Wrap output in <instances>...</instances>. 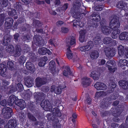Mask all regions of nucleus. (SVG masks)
Returning a JSON list of instances; mask_svg holds the SVG:
<instances>
[{
    "instance_id": "obj_1",
    "label": "nucleus",
    "mask_w": 128,
    "mask_h": 128,
    "mask_svg": "<svg viewBox=\"0 0 128 128\" xmlns=\"http://www.w3.org/2000/svg\"><path fill=\"white\" fill-rule=\"evenodd\" d=\"M109 26L113 31L111 35L112 37L114 39H116L120 33V30L118 29L120 26L118 20L117 18H114L110 21Z\"/></svg>"
},
{
    "instance_id": "obj_2",
    "label": "nucleus",
    "mask_w": 128,
    "mask_h": 128,
    "mask_svg": "<svg viewBox=\"0 0 128 128\" xmlns=\"http://www.w3.org/2000/svg\"><path fill=\"white\" fill-rule=\"evenodd\" d=\"M116 86V84L114 82H112L110 86V88L106 92L99 91L96 92L95 94V97L97 98L106 96L108 94L113 92L114 88Z\"/></svg>"
},
{
    "instance_id": "obj_3",
    "label": "nucleus",
    "mask_w": 128,
    "mask_h": 128,
    "mask_svg": "<svg viewBox=\"0 0 128 128\" xmlns=\"http://www.w3.org/2000/svg\"><path fill=\"white\" fill-rule=\"evenodd\" d=\"M61 115V113L60 110L57 108H55L53 109L52 112L48 113L47 114L46 116L48 120L52 121V120H54V119L56 116L60 117Z\"/></svg>"
},
{
    "instance_id": "obj_4",
    "label": "nucleus",
    "mask_w": 128,
    "mask_h": 128,
    "mask_svg": "<svg viewBox=\"0 0 128 128\" xmlns=\"http://www.w3.org/2000/svg\"><path fill=\"white\" fill-rule=\"evenodd\" d=\"M122 112V110L121 108L117 107L113 108L112 110V113L113 116H114L112 118L114 121L118 122L119 121V119L118 117L120 115Z\"/></svg>"
},
{
    "instance_id": "obj_5",
    "label": "nucleus",
    "mask_w": 128,
    "mask_h": 128,
    "mask_svg": "<svg viewBox=\"0 0 128 128\" xmlns=\"http://www.w3.org/2000/svg\"><path fill=\"white\" fill-rule=\"evenodd\" d=\"M12 110L10 108L6 107L2 108V114L4 118H9L12 116Z\"/></svg>"
},
{
    "instance_id": "obj_6",
    "label": "nucleus",
    "mask_w": 128,
    "mask_h": 128,
    "mask_svg": "<svg viewBox=\"0 0 128 128\" xmlns=\"http://www.w3.org/2000/svg\"><path fill=\"white\" fill-rule=\"evenodd\" d=\"M7 66L6 64H4L2 63L0 64V75L5 77V78H6V79H10L11 78L10 76L9 77H7Z\"/></svg>"
},
{
    "instance_id": "obj_7",
    "label": "nucleus",
    "mask_w": 128,
    "mask_h": 128,
    "mask_svg": "<svg viewBox=\"0 0 128 128\" xmlns=\"http://www.w3.org/2000/svg\"><path fill=\"white\" fill-rule=\"evenodd\" d=\"M116 65L115 62L114 60H108L106 64V67L110 73L114 72L116 70Z\"/></svg>"
},
{
    "instance_id": "obj_8",
    "label": "nucleus",
    "mask_w": 128,
    "mask_h": 128,
    "mask_svg": "<svg viewBox=\"0 0 128 128\" xmlns=\"http://www.w3.org/2000/svg\"><path fill=\"white\" fill-rule=\"evenodd\" d=\"M118 54L120 56H122L124 54L127 58H128V48H124V47L122 45H120L118 48Z\"/></svg>"
},
{
    "instance_id": "obj_9",
    "label": "nucleus",
    "mask_w": 128,
    "mask_h": 128,
    "mask_svg": "<svg viewBox=\"0 0 128 128\" xmlns=\"http://www.w3.org/2000/svg\"><path fill=\"white\" fill-rule=\"evenodd\" d=\"M34 39L35 41L36 44L38 46H43L44 44V40L42 36L39 35L34 36Z\"/></svg>"
},
{
    "instance_id": "obj_10",
    "label": "nucleus",
    "mask_w": 128,
    "mask_h": 128,
    "mask_svg": "<svg viewBox=\"0 0 128 128\" xmlns=\"http://www.w3.org/2000/svg\"><path fill=\"white\" fill-rule=\"evenodd\" d=\"M34 98L37 102H40L44 100L45 94L42 92H35L34 94Z\"/></svg>"
},
{
    "instance_id": "obj_11",
    "label": "nucleus",
    "mask_w": 128,
    "mask_h": 128,
    "mask_svg": "<svg viewBox=\"0 0 128 128\" xmlns=\"http://www.w3.org/2000/svg\"><path fill=\"white\" fill-rule=\"evenodd\" d=\"M108 98H104L101 102L100 106L102 108L105 109L108 107L110 104V101Z\"/></svg>"
},
{
    "instance_id": "obj_12",
    "label": "nucleus",
    "mask_w": 128,
    "mask_h": 128,
    "mask_svg": "<svg viewBox=\"0 0 128 128\" xmlns=\"http://www.w3.org/2000/svg\"><path fill=\"white\" fill-rule=\"evenodd\" d=\"M35 85L37 88H39L46 84V80L43 78L38 77L35 79Z\"/></svg>"
},
{
    "instance_id": "obj_13",
    "label": "nucleus",
    "mask_w": 128,
    "mask_h": 128,
    "mask_svg": "<svg viewBox=\"0 0 128 128\" xmlns=\"http://www.w3.org/2000/svg\"><path fill=\"white\" fill-rule=\"evenodd\" d=\"M40 105L43 108H46L48 110H52V106L50 102L48 100H46L43 102H42Z\"/></svg>"
},
{
    "instance_id": "obj_14",
    "label": "nucleus",
    "mask_w": 128,
    "mask_h": 128,
    "mask_svg": "<svg viewBox=\"0 0 128 128\" xmlns=\"http://www.w3.org/2000/svg\"><path fill=\"white\" fill-rule=\"evenodd\" d=\"M94 87L98 90H104L106 88V86L104 83L98 82L95 84Z\"/></svg>"
},
{
    "instance_id": "obj_15",
    "label": "nucleus",
    "mask_w": 128,
    "mask_h": 128,
    "mask_svg": "<svg viewBox=\"0 0 128 128\" xmlns=\"http://www.w3.org/2000/svg\"><path fill=\"white\" fill-rule=\"evenodd\" d=\"M18 98V97L14 95H11L8 100V106H12L14 104Z\"/></svg>"
},
{
    "instance_id": "obj_16",
    "label": "nucleus",
    "mask_w": 128,
    "mask_h": 128,
    "mask_svg": "<svg viewBox=\"0 0 128 128\" xmlns=\"http://www.w3.org/2000/svg\"><path fill=\"white\" fill-rule=\"evenodd\" d=\"M14 22L13 19L11 18H7L6 19V22L4 24L5 28L8 29L12 26Z\"/></svg>"
},
{
    "instance_id": "obj_17",
    "label": "nucleus",
    "mask_w": 128,
    "mask_h": 128,
    "mask_svg": "<svg viewBox=\"0 0 128 128\" xmlns=\"http://www.w3.org/2000/svg\"><path fill=\"white\" fill-rule=\"evenodd\" d=\"M90 80V78L86 77H84L82 78V84L83 87H86L90 85L91 82Z\"/></svg>"
},
{
    "instance_id": "obj_18",
    "label": "nucleus",
    "mask_w": 128,
    "mask_h": 128,
    "mask_svg": "<svg viewBox=\"0 0 128 128\" xmlns=\"http://www.w3.org/2000/svg\"><path fill=\"white\" fill-rule=\"evenodd\" d=\"M38 53L41 55H44L47 54L48 55H50L52 53L48 49L45 47H42L39 48L38 50Z\"/></svg>"
},
{
    "instance_id": "obj_19",
    "label": "nucleus",
    "mask_w": 128,
    "mask_h": 128,
    "mask_svg": "<svg viewBox=\"0 0 128 128\" xmlns=\"http://www.w3.org/2000/svg\"><path fill=\"white\" fill-rule=\"evenodd\" d=\"M16 126V120L12 119L9 120L8 123L5 126V128H15Z\"/></svg>"
},
{
    "instance_id": "obj_20",
    "label": "nucleus",
    "mask_w": 128,
    "mask_h": 128,
    "mask_svg": "<svg viewBox=\"0 0 128 128\" xmlns=\"http://www.w3.org/2000/svg\"><path fill=\"white\" fill-rule=\"evenodd\" d=\"M115 50L114 48H110L109 49L105 51L106 56L109 58L113 57L115 54Z\"/></svg>"
},
{
    "instance_id": "obj_21",
    "label": "nucleus",
    "mask_w": 128,
    "mask_h": 128,
    "mask_svg": "<svg viewBox=\"0 0 128 128\" xmlns=\"http://www.w3.org/2000/svg\"><path fill=\"white\" fill-rule=\"evenodd\" d=\"M24 110H22L19 114V122L20 124H23L26 120V113L24 112Z\"/></svg>"
},
{
    "instance_id": "obj_22",
    "label": "nucleus",
    "mask_w": 128,
    "mask_h": 128,
    "mask_svg": "<svg viewBox=\"0 0 128 128\" xmlns=\"http://www.w3.org/2000/svg\"><path fill=\"white\" fill-rule=\"evenodd\" d=\"M11 38L10 36L8 34L5 35L3 39L2 40V44L4 46H8L10 43Z\"/></svg>"
},
{
    "instance_id": "obj_23",
    "label": "nucleus",
    "mask_w": 128,
    "mask_h": 128,
    "mask_svg": "<svg viewBox=\"0 0 128 128\" xmlns=\"http://www.w3.org/2000/svg\"><path fill=\"white\" fill-rule=\"evenodd\" d=\"M14 104L20 107L22 110H23L25 107V101L22 99H19L18 98Z\"/></svg>"
},
{
    "instance_id": "obj_24",
    "label": "nucleus",
    "mask_w": 128,
    "mask_h": 128,
    "mask_svg": "<svg viewBox=\"0 0 128 128\" xmlns=\"http://www.w3.org/2000/svg\"><path fill=\"white\" fill-rule=\"evenodd\" d=\"M49 68L50 70V72L54 75L55 74L56 71V63L53 60L50 61L49 63Z\"/></svg>"
},
{
    "instance_id": "obj_25",
    "label": "nucleus",
    "mask_w": 128,
    "mask_h": 128,
    "mask_svg": "<svg viewBox=\"0 0 128 128\" xmlns=\"http://www.w3.org/2000/svg\"><path fill=\"white\" fill-rule=\"evenodd\" d=\"M95 19L93 18L92 19V21L91 24V26L93 27L96 28L98 26L97 22H98L100 19V15H98L97 16Z\"/></svg>"
},
{
    "instance_id": "obj_26",
    "label": "nucleus",
    "mask_w": 128,
    "mask_h": 128,
    "mask_svg": "<svg viewBox=\"0 0 128 128\" xmlns=\"http://www.w3.org/2000/svg\"><path fill=\"white\" fill-rule=\"evenodd\" d=\"M26 66L27 69L32 72H34L35 70L34 65L29 60L26 62Z\"/></svg>"
},
{
    "instance_id": "obj_27",
    "label": "nucleus",
    "mask_w": 128,
    "mask_h": 128,
    "mask_svg": "<svg viewBox=\"0 0 128 128\" xmlns=\"http://www.w3.org/2000/svg\"><path fill=\"white\" fill-rule=\"evenodd\" d=\"M126 4L123 1L121 0L118 2L116 4V7L121 10H124L126 9Z\"/></svg>"
},
{
    "instance_id": "obj_28",
    "label": "nucleus",
    "mask_w": 128,
    "mask_h": 128,
    "mask_svg": "<svg viewBox=\"0 0 128 128\" xmlns=\"http://www.w3.org/2000/svg\"><path fill=\"white\" fill-rule=\"evenodd\" d=\"M76 7H73L71 8L70 11V13L72 17L76 19L78 18L79 15L78 13V12H76Z\"/></svg>"
},
{
    "instance_id": "obj_29",
    "label": "nucleus",
    "mask_w": 128,
    "mask_h": 128,
    "mask_svg": "<svg viewBox=\"0 0 128 128\" xmlns=\"http://www.w3.org/2000/svg\"><path fill=\"white\" fill-rule=\"evenodd\" d=\"M119 84L124 89H128V82L124 80H120L119 82Z\"/></svg>"
},
{
    "instance_id": "obj_30",
    "label": "nucleus",
    "mask_w": 128,
    "mask_h": 128,
    "mask_svg": "<svg viewBox=\"0 0 128 128\" xmlns=\"http://www.w3.org/2000/svg\"><path fill=\"white\" fill-rule=\"evenodd\" d=\"M119 37L121 40H128V33L126 32H122L120 34Z\"/></svg>"
},
{
    "instance_id": "obj_31",
    "label": "nucleus",
    "mask_w": 128,
    "mask_h": 128,
    "mask_svg": "<svg viewBox=\"0 0 128 128\" xmlns=\"http://www.w3.org/2000/svg\"><path fill=\"white\" fill-rule=\"evenodd\" d=\"M33 80L31 78H27L25 81V85L28 87L30 88L32 86Z\"/></svg>"
},
{
    "instance_id": "obj_32",
    "label": "nucleus",
    "mask_w": 128,
    "mask_h": 128,
    "mask_svg": "<svg viewBox=\"0 0 128 128\" xmlns=\"http://www.w3.org/2000/svg\"><path fill=\"white\" fill-rule=\"evenodd\" d=\"M28 56L30 58V60L32 62H35L36 60V56L32 51L28 53Z\"/></svg>"
},
{
    "instance_id": "obj_33",
    "label": "nucleus",
    "mask_w": 128,
    "mask_h": 128,
    "mask_svg": "<svg viewBox=\"0 0 128 128\" xmlns=\"http://www.w3.org/2000/svg\"><path fill=\"white\" fill-rule=\"evenodd\" d=\"M79 33L80 35L79 37V41L82 42H84L85 37V31L84 30H81Z\"/></svg>"
},
{
    "instance_id": "obj_34",
    "label": "nucleus",
    "mask_w": 128,
    "mask_h": 128,
    "mask_svg": "<svg viewBox=\"0 0 128 128\" xmlns=\"http://www.w3.org/2000/svg\"><path fill=\"white\" fill-rule=\"evenodd\" d=\"M66 70H64L63 72V75L66 77H67L68 74L72 76V74L70 70V67L68 66H66Z\"/></svg>"
},
{
    "instance_id": "obj_35",
    "label": "nucleus",
    "mask_w": 128,
    "mask_h": 128,
    "mask_svg": "<svg viewBox=\"0 0 128 128\" xmlns=\"http://www.w3.org/2000/svg\"><path fill=\"white\" fill-rule=\"evenodd\" d=\"M110 27L107 26H105L102 27L101 29L102 33L105 34H108L110 32Z\"/></svg>"
},
{
    "instance_id": "obj_36",
    "label": "nucleus",
    "mask_w": 128,
    "mask_h": 128,
    "mask_svg": "<svg viewBox=\"0 0 128 128\" xmlns=\"http://www.w3.org/2000/svg\"><path fill=\"white\" fill-rule=\"evenodd\" d=\"M47 60L48 58L44 56L42 57L38 64V66L41 67L44 66L46 64V61Z\"/></svg>"
},
{
    "instance_id": "obj_37",
    "label": "nucleus",
    "mask_w": 128,
    "mask_h": 128,
    "mask_svg": "<svg viewBox=\"0 0 128 128\" xmlns=\"http://www.w3.org/2000/svg\"><path fill=\"white\" fill-rule=\"evenodd\" d=\"M99 56L98 52L97 50L92 51L90 54V57L92 59L97 58Z\"/></svg>"
},
{
    "instance_id": "obj_38",
    "label": "nucleus",
    "mask_w": 128,
    "mask_h": 128,
    "mask_svg": "<svg viewBox=\"0 0 128 128\" xmlns=\"http://www.w3.org/2000/svg\"><path fill=\"white\" fill-rule=\"evenodd\" d=\"M6 50L7 52H8L10 54H12L14 51V47L13 45L10 44L6 48Z\"/></svg>"
},
{
    "instance_id": "obj_39",
    "label": "nucleus",
    "mask_w": 128,
    "mask_h": 128,
    "mask_svg": "<svg viewBox=\"0 0 128 128\" xmlns=\"http://www.w3.org/2000/svg\"><path fill=\"white\" fill-rule=\"evenodd\" d=\"M2 86L1 87V89L2 90H4L6 88V87L9 84V82L6 80V79H4L2 80Z\"/></svg>"
},
{
    "instance_id": "obj_40",
    "label": "nucleus",
    "mask_w": 128,
    "mask_h": 128,
    "mask_svg": "<svg viewBox=\"0 0 128 128\" xmlns=\"http://www.w3.org/2000/svg\"><path fill=\"white\" fill-rule=\"evenodd\" d=\"M42 23L40 21L38 20H35L33 21V25L36 28H39L42 26Z\"/></svg>"
},
{
    "instance_id": "obj_41",
    "label": "nucleus",
    "mask_w": 128,
    "mask_h": 128,
    "mask_svg": "<svg viewBox=\"0 0 128 128\" xmlns=\"http://www.w3.org/2000/svg\"><path fill=\"white\" fill-rule=\"evenodd\" d=\"M14 7L18 11L21 12L22 10V8L21 5V3L19 2H16V4L14 5Z\"/></svg>"
},
{
    "instance_id": "obj_42",
    "label": "nucleus",
    "mask_w": 128,
    "mask_h": 128,
    "mask_svg": "<svg viewBox=\"0 0 128 128\" xmlns=\"http://www.w3.org/2000/svg\"><path fill=\"white\" fill-rule=\"evenodd\" d=\"M17 86V85H15V86L12 85L10 86H9L8 88L10 89V90L9 91V92L12 93L17 91H18Z\"/></svg>"
},
{
    "instance_id": "obj_43",
    "label": "nucleus",
    "mask_w": 128,
    "mask_h": 128,
    "mask_svg": "<svg viewBox=\"0 0 128 128\" xmlns=\"http://www.w3.org/2000/svg\"><path fill=\"white\" fill-rule=\"evenodd\" d=\"M100 76V74H96L95 71L91 72L90 75V76L91 77H92L94 80H98Z\"/></svg>"
},
{
    "instance_id": "obj_44",
    "label": "nucleus",
    "mask_w": 128,
    "mask_h": 128,
    "mask_svg": "<svg viewBox=\"0 0 128 128\" xmlns=\"http://www.w3.org/2000/svg\"><path fill=\"white\" fill-rule=\"evenodd\" d=\"M27 116L29 120L32 122H35L36 121V118L31 113L28 112L27 114Z\"/></svg>"
},
{
    "instance_id": "obj_45",
    "label": "nucleus",
    "mask_w": 128,
    "mask_h": 128,
    "mask_svg": "<svg viewBox=\"0 0 128 128\" xmlns=\"http://www.w3.org/2000/svg\"><path fill=\"white\" fill-rule=\"evenodd\" d=\"M9 0L12 1V0ZM0 2L1 6L2 8L6 7L8 4V0H0Z\"/></svg>"
},
{
    "instance_id": "obj_46",
    "label": "nucleus",
    "mask_w": 128,
    "mask_h": 128,
    "mask_svg": "<svg viewBox=\"0 0 128 128\" xmlns=\"http://www.w3.org/2000/svg\"><path fill=\"white\" fill-rule=\"evenodd\" d=\"M7 65L9 70H12L14 69V63L12 61L10 60L8 61L7 63Z\"/></svg>"
},
{
    "instance_id": "obj_47",
    "label": "nucleus",
    "mask_w": 128,
    "mask_h": 128,
    "mask_svg": "<svg viewBox=\"0 0 128 128\" xmlns=\"http://www.w3.org/2000/svg\"><path fill=\"white\" fill-rule=\"evenodd\" d=\"M101 38L100 36H96L94 38V44L96 45L99 44L101 42Z\"/></svg>"
},
{
    "instance_id": "obj_48",
    "label": "nucleus",
    "mask_w": 128,
    "mask_h": 128,
    "mask_svg": "<svg viewBox=\"0 0 128 128\" xmlns=\"http://www.w3.org/2000/svg\"><path fill=\"white\" fill-rule=\"evenodd\" d=\"M91 46L88 43L87 45L84 46H82L80 48V50L82 52H85L90 47V48L91 49L90 46Z\"/></svg>"
},
{
    "instance_id": "obj_49",
    "label": "nucleus",
    "mask_w": 128,
    "mask_h": 128,
    "mask_svg": "<svg viewBox=\"0 0 128 128\" xmlns=\"http://www.w3.org/2000/svg\"><path fill=\"white\" fill-rule=\"evenodd\" d=\"M26 60V58L23 56H21L18 60V62L20 64H23Z\"/></svg>"
},
{
    "instance_id": "obj_50",
    "label": "nucleus",
    "mask_w": 128,
    "mask_h": 128,
    "mask_svg": "<svg viewBox=\"0 0 128 128\" xmlns=\"http://www.w3.org/2000/svg\"><path fill=\"white\" fill-rule=\"evenodd\" d=\"M103 42L104 44H110L112 39L111 38L106 37L103 39Z\"/></svg>"
},
{
    "instance_id": "obj_51",
    "label": "nucleus",
    "mask_w": 128,
    "mask_h": 128,
    "mask_svg": "<svg viewBox=\"0 0 128 128\" xmlns=\"http://www.w3.org/2000/svg\"><path fill=\"white\" fill-rule=\"evenodd\" d=\"M57 116H56L54 120H52V122H54V123L55 126L56 127L58 126L59 124V121L58 118L57 117Z\"/></svg>"
},
{
    "instance_id": "obj_52",
    "label": "nucleus",
    "mask_w": 128,
    "mask_h": 128,
    "mask_svg": "<svg viewBox=\"0 0 128 128\" xmlns=\"http://www.w3.org/2000/svg\"><path fill=\"white\" fill-rule=\"evenodd\" d=\"M22 38L24 41H28L31 40L30 36L28 34H27L23 36L22 37Z\"/></svg>"
},
{
    "instance_id": "obj_53",
    "label": "nucleus",
    "mask_w": 128,
    "mask_h": 128,
    "mask_svg": "<svg viewBox=\"0 0 128 128\" xmlns=\"http://www.w3.org/2000/svg\"><path fill=\"white\" fill-rule=\"evenodd\" d=\"M62 92V89L60 86L57 87L56 88L55 93L57 94H60Z\"/></svg>"
},
{
    "instance_id": "obj_54",
    "label": "nucleus",
    "mask_w": 128,
    "mask_h": 128,
    "mask_svg": "<svg viewBox=\"0 0 128 128\" xmlns=\"http://www.w3.org/2000/svg\"><path fill=\"white\" fill-rule=\"evenodd\" d=\"M94 4L95 6V9L96 10H101L104 8V6L103 5H98L96 6V5H95V3H94Z\"/></svg>"
},
{
    "instance_id": "obj_55",
    "label": "nucleus",
    "mask_w": 128,
    "mask_h": 128,
    "mask_svg": "<svg viewBox=\"0 0 128 128\" xmlns=\"http://www.w3.org/2000/svg\"><path fill=\"white\" fill-rule=\"evenodd\" d=\"M18 90V92H21L24 89L23 86L22 84H21L18 83L17 85Z\"/></svg>"
},
{
    "instance_id": "obj_56",
    "label": "nucleus",
    "mask_w": 128,
    "mask_h": 128,
    "mask_svg": "<svg viewBox=\"0 0 128 128\" xmlns=\"http://www.w3.org/2000/svg\"><path fill=\"white\" fill-rule=\"evenodd\" d=\"M16 10L14 9H12L10 11L8 12V14L10 16H13L16 15Z\"/></svg>"
},
{
    "instance_id": "obj_57",
    "label": "nucleus",
    "mask_w": 128,
    "mask_h": 128,
    "mask_svg": "<svg viewBox=\"0 0 128 128\" xmlns=\"http://www.w3.org/2000/svg\"><path fill=\"white\" fill-rule=\"evenodd\" d=\"M68 7V3L65 4L62 6L60 8V10L63 11H65Z\"/></svg>"
},
{
    "instance_id": "obj_58",
    "label": "nucleus",
    "mask_w": 128,
    "mask_h": 128,
    "mask_svg": "<svg viewBox=\"0 0 128 128\" xmlns=\"http://www.w3.org/2000/svg\"><path fill=\"white\" fill-rule=\"evenodd\" d=\"M54 38H51L48 41V43L49 45L52 46L56 47V45L54 43Z\"/></svg>"
},
{
    "instance_id": "obj_59",
    "label": "nucleus",
    "mask_w": 128,
    "mask_h": 128,
    "mask_svg": "<svg viewBox=\"0 0 128 128\" xmlns=\"http://www.w3.org/2000/svg\"><path fill=\"white\" fill-rule=\"evenodd\" d=\"M72 53L70 51H67L66 52V55L68 59H71L72 58Z\"/></svg>"
},
{
    "instance_id": "obj_60",
    "label": "nucleus",
    "mask_w": 128,
    "mask_h": 128,
    "mask_svg": "<svg viewBox=\"0 0 128 128\" xmlns=\"http://www.w3.org/2000/svg\"><path fill=\"white\" fill-rule=\"evenodd\" d=\"M0 104L3 106H5L6 105H8V102L6 100L4 99L0 102Z\"/></svg>"
},
{
    "instance_id": "obj_61",
    "label": "nucleus",
    "mask_w": 128,
    "mask_h": 128,
    "mask_svg": "<svg viewBox=\"0 0 128 128\" xmlns=\"http://www.w3.org/2000/svg\"><path fill=\"white\" fill-rule=\"evenodd\" d=\"M118 98V96L117 94H112L110 96V98L111 100H115Z\"/></svg>"
},
{
    "instance_id": "obj_62",
    "label": "nucleus",
    "mask_w": 128,
    "mask_h": 128,
    "mask_svg": "<svg viewBox=\"0 0 128 128\" xmlns=\"http://www.w3.org/2000/svg\"><path fill=\"white\" fill-rule=\"evenodd\" d=\"M76 43V40L74 36H72L70 41V45L72 46Z\"/></svg>"
},
{
    "instance_id": "obj_63",
    "label": "nucleus",
    "mask_w": 128,
    "mask_h": 128,
    "mask_svg": "<svg viewBox=\"0 0 128 128\" xmlns=\"http://www.w3.org/2000/svg\"><path fill=\"white\" fill-rule=\"evenodd\" d=\"M15 54L14 56H20V51L19 48H16L15 50Z\"/></svg>"
},
{
    "instance_id": "obj_64",
    "label": "nucleus",
    "mask_w": 128,
    "mask_h": 128,
    "mask_svg": "<svg viewBox=\"0 0 128 128\" xmlns=\"http://www.w3.org/2000/svg\"><path fill=\"white\" fill-rule=\"evenodd\" d=\"M54 102L55 104V105L58 106H59L60 103V101L58 99H56L54 100Z\"/></svg>"
}]
</instances>
